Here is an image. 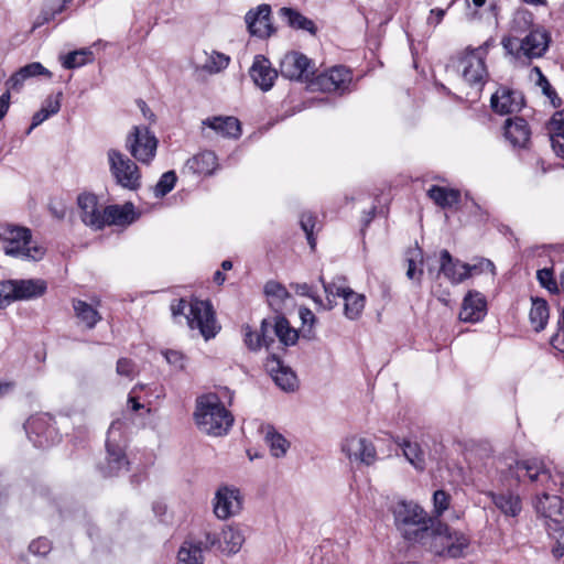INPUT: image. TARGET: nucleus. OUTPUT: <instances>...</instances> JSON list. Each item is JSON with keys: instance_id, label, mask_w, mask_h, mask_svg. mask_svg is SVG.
Wrapping results in <instances>:
<instances>
[{"instance_id": "69168bd1", "label": "nucleus", "mask_w": 564, "mask_h": 564, "mask_svg": "<svg viewBox=\"0 0 564 564\" xmlns=\"http://www.w3.org/2000/svg\"><path fill=\"white\" fill-rule=\"evenodd\" d=\"M62 98H63V93L62 91H58L55 95H50L44 100L42 107H44V109H46V111L51 116L56 115L59 111V109H61Z\"/></svg>"}, {"instance_id": "6ab92c4d", "label": "nucleus", "mask_w": 564, "mask_h": 564, "mask_svg": "<svg viewBox=\"0 0 564 564\" xmlns=\"http://www.w3.org/2000/svg\"><path fill=\"white\" fill-rule=\"evenodd\" d=\"M77 205L82 212L80 218L86 226L95 230L104 228L101 221L102 210L98 206V198L95 194L83 193L77 197Z\"/></svg>"}, {"instance_id": "5701e85b", "label": "nucleus", "mask_w": 564, "mask_h": 564, "mask_svg": "<svg viewBox=\"0 0 564 564\" xmlns=\"http://www.w3.org/2000/svg\"><path fill=\"white\" fill-rule=\"evenodd\" d=\"M550 44V35L545 30L536 29L530 31L520 43L523 56L538 58L544 55Z\"/></svg>"}, {"instance_id": "79ce46f5", "label": "nucleus", "mask_w": 564, "mask_h": 564, "mask_svg": "<svg viewBox=\"0 0 564 564\" xmlns=\"http://www.w3.org/2000/svg\"><path fill=\"white\" fill-rule=\"evenodd\" d=\"M264 438L270 447L271 454L274 457L279 458L286 454L289 442L283 435L276 433L272 426L268 427Z\"/></svg>"}, {"instance_id": "0eeeda50", "label": "nucleus", "mask_w": 564, "mask_h": 564, "mask_svg": "<svg viewBox=\"0 0 564 564\" xmlns=\"http://www.w3.org/2000/svg\"><path fill=\"white\" fill-rule=\"evenodd\" d=\"M158 139L144 126H134L126 139V149L140 163L150 164L156 154Z\"/></svg>"}, {"instance_id": "0e129e2a", "label": "nucleus", "mask_w": 564, "mask_h": 564, "mask_svg": "<svg viewBox=\"0 0 564 564\" xmlns=\"http://www.w3.org/2000/svg\"><path fill=\"white\" fill-rule=\"evenodd\" d=\"M162 354L170 365L174 366L178 370L184 369L185 356L181 351L166 349Z\"/></svg>"}, {"instance_id": "f8f14e48", "label": "nucleus", "mask_w": 564, "mask_h": 564, "mask_svg": "<svg viewBox=\"0 0 564 564\" xmlns=\"http://www.w3.org/2000/svg\"><path fill=\"white\" fill-rule=\"evenodd\" d=\"M25 430L35 447L46 448L59 440L55 426L47 415L34 416L28 420Z\"/></svg>"}, {"instance_id": "9b49d317", "label": "nucleus", "mask_w": 564, "mask_h": 564, "mask_svg": "<svg viewBox=\"0 0 564 564\" xmlns=\"http://www.w3.org/2000/svg\"><path fill=\"white\" fill-rule=\"evenodd\" d=\"M536 512L545 519L547 531L561 530L564 525V501L556 495L543 494L535 501Z\"/></svg>"}, {"instance_id": "4c0bfd02", "label": "nucleus", "mask_w": 564, "mask_h": 564, "mask_svg": "<svg viewBox=\"0 0 564 564\" xmlns=\"http://www.w3.org/2000/svg\"><path fill=\"white\" fill-rule=\"evenodd\" d=\"M345 301L344 313L349 319H357L365 308L366 297L354 292L350 288L341 296Z\"/></svg>"}, {"instance_id": "49530a36", "label": "nucleus", "mask_w": 564, "mask_h": 564, "mask_svg": "<svg viewBox=\"0 0 564 564\" xmlns=\"http://www.w3.org/2000/svg\"><path fill=\"white\" fill-rule=\"evenodd\" d=\"M176 181L177 176L174 171L163 173L153 188L154 196L156 198L164 197L174 188Z\"/></svg>"}, {"instance_id": "c9c22d12", "label": "nucleus", "mask_w": 564, "mask_h": 564, "mask_svg": "<svg viewBox=\"0 0 564 564\" xmlns=\"http://www.w3.org/2000/svg\"><path fill=\"white\" fill-rule=\"evenodd\" d=\"M273 334L284 346H293L299 339L297 330L291 327L289 321L282 315L274 317Z\"/></svg>"}, {"instance_id": "4be33fe9", "label": "nucleus", "mask_w": 564, "mask_h": 564, "mask_svg": "<svg viewBox=\"0 0 564 564\" xmlns=\"http://www.w3.org/2000/svg\"><path fill=\"white\" fill-rule=\"evenodd\" d=\"M503 128L505 137L513 148L524 149L528 147L531 138V130L523 118H508Z\"/></svg>"}, {"instance_id": "1a4fd4ad", "label": "nucleus", "mask_w": 564, "mask_h": 564, "mask_svg": "<svg viewBox=\"0 0 564 564\" xmlns=\"http://www.w3.org/2000/svg\"><path fill=\"white\" fill-rule=\"evenodd\" d=\"M280 74L290 80L306 82L315 74V66L306 55L290 52L281 59Z\"/></svg>"}, {"instance_id": "aec40b11", "label": "nucleus", "mask_w": 564, "mask_h": 564, "mask_svg": "<svg viewBox=\"0 0 564 564\" xmlns=\"http://www.w3.org/2000/svg\"><path fill=\"white\" fill-rule=\"evenodd\" d=\"M253 83L263 91L270 90L278 77V72L272 67L271 62L263 55H257L249 69Z\"/></svg>"}, {"instance_id": "09e8293b", "label": "nucleus", "mask_w": 564, "mask_h": 564, "mask_svg": "<svg viewBox=\"0 0 564 564\" xmlns=\"http://www.w3.org/2000/svg\"><path fill=\"white\" fill-rule=\"evenodd\" d=\"M536 279L540 285L552 294H558L557 280L554 278L553 269L544 268L536 272Z\"/></svg>"}, {"instance_id": "dca6fc26", "label": "nucleus", "mask_w": 564, "mask_h": 564, "mask_svg": "<svg viewBox=\"0 0 564 564\" xmlns=\"http://www.w3.org/2000/svg\"><path fill=\"white\" fill-rule=\"evenodd\" d=\"M490 104L496 113L509 115L522 109L524 97L518 90L501 87L491 96Z\"/></svg>"}, {"instance_id": "f257e3e1", "label": "nucleus", "mask_w": 564, "mask_h": 564, "mask_svg": "<svg viewBox=\"0 0 564 564\" xmlns=\"http://www.w3.org/2000/svg\"><path fill=\"white\" fill-rule=\"evenodd\" d=\"M408 539L440 556L459 557L468 546V539L452 531L447 524L431 520L427 525L406 533Z\"/></svg>"}, {"instance_id": "f03ea898", "label": "nucleus", "mask_w": 564, "mask_h": 564, "mask_svg": "<svg viewBox=\"0 0 564 564\" xmlns=\"http://www.w3.org/2000/svg\"><path fill=\"white\" fill-rule=\"evenodd\" d=\"M194 420L200 431L213 436L227 434L234 424V415L216 393L196 399Z\"/></svg>"}, {"instance_id": "4d7b16f0", "label": "nucleus", "mask_w": 564, "mask_h": 564, "mask_svg": "<svg viewBox=\"0 0 564 564\" xmlns=\"http://www.w3.org/2000/svg\"><path fill=\"white\" fill-rule=\"evenodd\" d=\"M20 70L24 75L25 79L31 78V77H35V76H39V75H45L47 77L52 76L51 72L48 69H46L39 62L30 63V64L21 67Z\"/></svg>"}, {"instance_id": "de8ad7c7", "label": "nucleus", "mask_w": 564, "mask_h": 564, "mask_svg": "<svg viewBox=\"0 0 564 564\" xmlns=\"http://www.w3.org/2000/svg\"><path fill=\"white\" fill-rule=\"evenodd\" d=\"M73 1L74 0H46L41 13L43 22L47 23L54 20L55 17L62 13L67 4L72 3Z\"/></svg>"}, {"instance_id": "423d86ee", "label": "nucleus", "mask_w": 564, "mask_h": 564, "mask_svg": "<svg viewBox=\"0 0 564 564\" xmlns=\"http://www.w3.org/2000/svg\"><path fill=\"white\" fill-rule=\"evenodd\" d=\"M109 170L116 183L124 189L137 191L141 186V172L138 165L116 149L107 152Z\"/></svg>"}, {"instance_id": "b1692460", "label": "nucleus", "mask_w": 564, "mask_h": 564, "mask_svg": "<svg viewBox=\"0 0 564 564\" xmlns=\"http://www.w3.org/2000/svg\"><path fill=\"white\" fill-rule=\"evenodd\" d=\"M202 124L224 138L238 139L241 135L240 121L232 116L208 117L202 121Z\"/></svg>"}, {"instance_id": "7c9ffc66", "label": "nucleus", "mask_w": 564, "mask_h": 564, "mask_svg": "<svg viewBox=\"0 0 564 564\" xmlns=\"http://www.w3.org/2000/svg\"><path fill=\"white\" fill-rule=\"evenodd\" d=\"M460 262L457 259H454L448 250L444 249L441 251L440 256V271L453 283L459 284L466 280V273L468 271H464L460 269Z\"/></svg>"}, {"instance_id": "ddd939ff", "label": "nucleus", "mask_w": 564, "mask_h": 564, "mask_svg": "<svg viewBox=\"0 0 564 564\" xmlns=\"http://www.w3.org/2000/svg\"><path fill=\"white\" fill-rule=\"evenodd\" d=\"M242 509V497L235 487H220L214 499V513L220 520L238 514Z\"/></svg>"}, {"instance_id": "e2e57ef3", "label": "nucleus", "mask_w": 564, "mask_h": 564, "mask_svg": "<svg viewBox=\"0 0 564 564\" xmlns=\"http://www.w3.org/2000/svg\"><path fill=\"white\" fill-rule=\"evenodd\" d=\"M532 72H534L538 75L536 84L541 87L543 94L547 96L551 99V101H553V97H556V91L553 89V87L551 86L550 82L544 76L540 67H533Z\"/></svg>"}, {"instance_id": "a211bd4d", "label": "nucleus", "mask_w": 564, "mask_h": 564, "mask_svg": "<svg viewBox=\"0 0 564 564\" xmlns=\"http://www.w3.org/2000/svg\"><path fill=\"white\" fill-rule=\"evenodd\" d=\"M245 19L248 30L252 35L268 37L274 32L271 23V7L269 4H260L257 11L250 10Z\"/></svg>"}, {"instance_id": "864d4df0", "label": "nucleus", "mask_w": 564, "mask_h": 564, "mask_svg": "<svg viewBox=\"0 0 564 564\" xmlns=\"http://www.w3.org/2000/svg\"><path fill=\"white\" fill-rule=\"evenodd\" d=\"M451 496L444 490H436L433 495L434 512L442 516L448 509Z\"/></svg>"}, {"instance_id": "603ef678", "label": "nucleus", "mask_w": 564, "mask_h": 564, "mask_svg": "<svg viewBox=\"0 0 564 564\" xmlns=\"http://www.w3.org/2000/svg\"><path fill=\"white\" fill-rule=\"evenodd\" d=\"M300 225L306 235L311 248H314L315 238L313 237V230L316 225V217L312 213H303L300 219Z\"/></svg>"}, {"instance_id": "412c9836", "label": "nucleus", "mask_w": 564, "mask_h": 564, "mask_svg": "<svg viewBox=\"0 0 564 564\" xmlns=\"http://www.w3.org/2000/svg\"><path fill=\"white\" fill-rule=\"evenodd\" d=\"M486 311L485 296L479 292L469 291L463 300L459 319L466 323H477L485 317Z\"/></svg>"}, {"instance_id": "bb28decb", "label": "nucleus", "mask_w": 564, "mask_h": 564, "mask_svg": "<svg viewBox=\"0 0 564 564\" xmlns=\"http://www.w3.org/2000/svg\"><path fill=\"white\" fill-rule=\"evenodd\" d=\"M524 473L528 478L534 482L540 481L544 484L551 479L550 471L546 469L543 462L538 459H525L516 463V475L521 478V474Z\"/></svg>"}, {"instance_id": "052dcab7", "label": "nucleus", "mask_w": 564, "mask_h": 564, "mask_svg": "<svg viewBox=\"0 0 564 564\" xmlns=\"http://www.w3.org/2000/svg\"><path fill=\"white\" fill-rule=\"evenodd\" d=\"M291 289L295 291L297 295L306 296L312 299L316 304L323 305V301L318 295H315L313 288L307 283H291Z\"/></svg>"}, {"instance_id": "a19ab883", "label": "nucleus", "mask_w": 564, "mask_h": 564, "mask_svg": "<svg viewBox=\"0 0 564 564\" xmlns=\"http://www.w3.org/2000/svg\"><path fill=\"white\" fill-rule=\"evenodd\" d=\"M263 291L267 297L269 299V303L271 306L276 305L280 307L284 303V301L290 297V293L286 290V288L283 284L273 280L268 281L264 284Z\"/></svg>"}, {"instance_id": "c85d7f7f", "label": "nucleus", "mask_w": 564, "mask_h": 564, "mask_svg": "<svg viewBox=\"0 0 564 564\" xmlns=\"http://www.w3.org/2000/svg\"><path fill=\"white\" fill-rule=\"evenodd\" d=\"M350 80V73L344 66H336L317 76V85L323 90L333 91L344 87Z\"/></svg>"}, {"instance_id": "58836bf2", "label": "nucleus", "mask_w": 564, "mask_h": 564, "mask_svg": "<svg viewBox=\"0 0 564 564\" xmlns=\"http://www.w3.org/2000/svg\"><path fill=\"white\" fill-rule=\"evenodd\" d=\"M529 318L534 330L540 332L545 328L549 321V305L543 299H532V307Z\"/></svg>"}, {"instance_id": "338daca9", "label": "nucleus", "mask_w": 564, "mask_h": 564, "mask_svg": "<svg viewBox=\"0 0 564 564\" xmlns=\"http://www.w3.org/2000/svg\"><path fill=\"white\" fill-rule=\"evenodd\" d=\"M243 330V341L246 346L253 351H257L261 348V343L259 340L258 334L253 333L249 325H245L242 327Z\"/></svg>"}, {"instance_id": "c03bdc74", "label": "nucleus", "mask_w": 564, "mask_h": 564, "mask_svg": "<svg viewBox=\"0 0 564 564\" xmlns=\"http://www.w3.org/2000/svg\"><path fill=\"white\" fill-rule=\"evenodd\" d=\"M406 262H408V270H406V276L410 280H415L417 283L421 282V276L423 274V269H416V264H422L423 262V254L422 250L420 248L410 249L406 253Z\"/></svg>"}, {"instance_id": "e433bc0d", "label": "nucleus", "mask_w": 564, "mask_h": 564, "mask_svg": "<svg viewBox=\"0 0 564 564\" xmlns=\"http://www.w3.org/2000/svg\"><path fill=\"white\" fill-rule=\"evenodd\" d=\"M395 443L402 448L403 455L408 459V462L417 470H424L425 468V456L421 446L416 442H410L406 440L400 441L399 438Z\"/></svg>"}, {"instance_id": "2f4dec72", "label": "nucleus", "mask_w": 564, "mask_h": 564, "mask_svg": "<svg viewBox=\"0 0 564 564\" xmlns=\"http://www.w3.org/2000/svg\"><path fill=\"white\" fill-rule=\"evenodd\" d=\"M47 290V284L42 279L15 280L17 301H28L42 296Z\"/></svg>"}, {"instance_id": "5fc2aeb1", "label": "nucleus", "mask_w": 564, "mask_h": 564, "mask_svg": "<svg viewBox=\"0 0 564 564\" xmlns=\"http://www.w3.org/2000/svg\"><path fill=\"white\" fill-rule=\"evenodd\" d=\"M273 323L269 319L264 318L261 322L260 326V333L258 334L259 340L261 343V347L265 346L269 347L271 344L274 343V336H273Z\"/></svg>"}, {"instance_id": "13d9d810", "label": "nucleus", "mask_w": 564, "mask_h": 564, "mask_svg": "<svg viewBox=\"0 0 564 564\" xmlns=\"http://www.w3.org/2000/svg\"><path fill=\"white\" fill-rule=\"evenodd\" d=\"M551 344L557 350L564 352V306L561 311V316L557 322V330L551 338Z\"/></svg>"}, {"instance_id": "680f3d73", "label": "nucleus", "mask_w": 564, "mask_h": 564, "mask_svg": "<svg viewBox=\"0 0 564 564\" xmlns=\"http://www.w3.org/2000/svg\"><path fill=\"white\" fill-rule=\"evenodd\" d=\"M547 131L550 135L564 134V109L553 115L547 123Z\"/></svg>"}, {"instance_id": "72a5a7b5", "label": "nucleus", "mask_w": 564, "mask_h": 564, "mask_svg": "<svg viewBox=\"0 0 564 564\" xmlns=\"http://www.w3.org/2000/svg\"><path fill=\"white\" fill-rule=\"evenodd\" d=\"M280 15L285 19L288 25L294 30L306 31L312 35H316L317 28L313 20L306 18L295 9L283 7L280 9Z\"/></svg>"}, {"instance_id": "774afa93", "label": "nucleus", "mask_w": 564, "mask_h": 564, "mask_svg": "<svg viewBox=\"0 0 564 564\" xmlns=\"http://www.w3.org/2000/svg\"><path fill=\"white\" fill-rule=\"evenodd\" d=\"M549 534L552 535L556 540V545L553 546V549H552L553 555L555 557H557V558L564 556V531H563V527L558 531H555V530L549 531Z\"/></svg>"}, {"instance_id": "f3484780", "label": "nucleus", "mask_w": 564, "mask_h": 564, "mask_svg": "<svg viewBox=\"0 0 564 564\" xmlns=\"http://www.w3.org/2000/svg\"><path fill=\"white\" fill-rule=\"evenodd\" d=\"M265 369L275 384L283 391H294L297 386V378L293 370L283 364L275 355H271L265 361Z\"/></svg>"}, {"instance_id": "20e7f679", "label": "nucleus", "mask_w": 564, "mask_h": 564, "mask_svg": "<svg viewBox=\"0 0 564 564\" xmlns=\"http://www.w3.org/2000/svg\"><path fill=\"white\" fill-rule=\"evenodd\" d=\"M123 425L122 421L117 420L108 430L106 456L104 462L98 464V469L105 477L117 476L129 468L130 463L126 455V441L122 435Z\"/></svg>"}, {"instance_id": "cd10ccee", "label": "nucleus", "mask_w": 564, "mask_h": 564, "mask_svg": "<svg viewBox=\"0 0 564 564\" xmlns=\"http://www.w3.org/2000/svg\"><path fill=\"white\" fill-rule=\"evenodd\" d=\"M205 542L187 538L177 552V564H204Z\"/></svg>"}, {"instance_id": "9d476101", "label": "nucleus", "mask_w": 564, "mask_h": 564, "mask_svg": "<svg viewBox=\"0 0 564 564\" xmlns=\"http://www.w3.org/2000/svg\"><path fill=\"white\" fill-rule=\"evenodd\" d=\"M205 549L217 547L221 553L236 554L245 542V534L238 525H228L219 535L206 532Z\"/></svg>"}, {"instance_id": "bf43d9fd", "label": "nucleus", "mask_w": 564, "mask_h": 564, "mask_svg": "<svg viewBox=\"0 0 564 564\" xmlns=\"http://www.w3.org/2000/svg\"><path fill=\"white\" fill-rule=\"evenodd\" d=\"M116 371L119 376H124L132 379L137 375V367L131 359L120 358L117 361Z\"/></svg>"}, {"instance_id": "393cba45", "label": "nucleus", "mask_w": 564, "mask_h": 564, "mask_svg": "<svg viewBox=\"0 0 564 564\" xmlns=\"http://www.w3.org/2000/svg\"><path fill=\"white\" fill-rule=\"evenodd\" d=\"M100 304V300L96 301V305L89 304L83 300L74 299L72 301L75 317L80 324H84L86 328L93 329L101 321V314L98 312L97 306Z\"/></svg>"}, {"instance_id": "8fccbe9b", "label": "nucleus", "mask_w": 564, "mask_h": 564, "mask_svg": "<svg viewBox=\"0 0 564 564\" xmlns=\"http://www.w3.org/2000/svg\"><path fill=\"white\" fill-rule=\"evenodd\" d=\"M15 280H6L0 282V307H6L15 299Z\"/></svg>"}, {"instance_id": "2eb2a0df", "label": "nucleus", "mask_w": 564, "mask_h": 564, "mask_svg": "<svg viewBox=\"0 0 564 564\" xmlns=\"http://www.w3.org/2000/svg\"><path fill=\"white\" fill-rule=\"evenodd\" d=\"M341 451L350 462L370 466L377 460L373 443L365 437L354 435L345 438Z\"/></svg>"}, {"instance_id": "ea45409f", "label": "nucleus", "mask_w": 564, "mask_h": 564, "mask_svg": "<svg viewBox=\"0 0 564 564\" xmlns=\"http://www.w3.org/2000/svg\"><path fill=\"white\" fill-rule=\"evenodd\" d=\"M319 281L323 284L324 291L326 293L327 303L322 305L325 310H332L336 304V297H341L348 288L344 286L341 282L344 279H338L337 281H332L329 283L325 282L324 278L321 275Z\"/></svg>"}, {"instance_id": "a18cd8bd", "label": "nucleus", "mask_w": 564, "mask_h": 564, "mask_svg": "<svg viewBox=\"0 0 564 564\" xmlns=\"http://www.w3.org/2000/svg\"><path fill=\"white\" fill-rule=\"evenodd\" d=\"M94 59V54L90 50L84 48L68 53L63 59V67L73 69L86 65Z\"/></svg>"}, {"instance_id": "c756f323", "label": "nucleus", "mask_w": 564, "mask_h": 564, "mask_svg": "<svg viewBox=\"0 0 564 564\" xmlns=\"http://www.w3.org/2000/svg\"><path fill=\"white\" fill-rule=\"evenodd\" d=\"M486 495L490 498L495 507L507 517H517L522 509L520 497L512 492L496 494L488 491Z\"/></svg>"}, {"instance_id": "39448f33", "label": "nucleus", "mask_w": 564, "mask_h": 564, "mask_svg": "<svg viewBox=\"0 0 564 564\" xmlns=\"http://www.w3.org/2000/svg\"><path fill=\"white\" fill-rule=\"evenodd\" d=\"M31 238V230L24 227L7 225L0 228L6 254L36 261L43 258L45 251L39 246L29 247Z\"/></svg>"}, {"instance_id": "37998d69", "label": "nucleus", "mask_w": 564, "mask_h": 564, "mask_svg": "<svg viewBox=\"0 0 564 564\" xmlns=\"http://www.w3.org/2000/svg\"><path fill=\"white\" fill-rule=\"evenodd\" d=\"M229 56L213 52L210 54L205 53V61L202 64V69L206 70L209 74H216L220 70L225 69L229 64Z\"/></svg>"}, {"instance_id": "f704fd0d", "label": "nucleus", "mask_w": 564, "mask_h": 564, "mask_svg": "<svg viewBox=\"0 0 564 564\" xmlns=\"http://www.w3.org/2000/svg\"><path fill=\"white\" fill-rule=\"evenodd\" d=\"M427 196L444 209L457 205L460 200V192L458 189L438 185H432L427 191Z\"/></svg>"}, {"instance_id": "6e6d98bb", "label": "nucleus", "mask_w": 564, "mask_h": 564, "mask_svg": "<svg viewBox=\"0 0 564 564\" xmlns=\"http://www.w3.org/2000/svg\"><path fill=\"white\" fill-rule=\"evenodd\" d=\"M29 550L34 555L45 556L51 552L52 543L47 538L41 536L30 543Z\"/></svg>"}, {"instance_id": "6e6552de", "label": "nucleus", "mask_w": 564, "mask_h": 564, "mask_svg": "<svg viewBox=\"0 0 564 564\" xmlns=\"http://www.w3.org/2000/svg\"><path fill=\"white\" fill-rule=\"evenodd\" d=\"M186 324L191 329H198L205 339L216 336L219 326L216 323L213 305L208 301L193 300L189 311L185 315Z\"/></svg>"}, {"instance_id": "7ed1b4c3", "label": "nucleus", "mask_w": 564, "mask_h": 564, "mask_svg": "<svg viewBox=\"0 0 564 564\" xmlns=\"http://www.w3.org/2000/svg\"><path fill=\"white\" fill-rule=\"evenodd\" d=\"M488 46L489 43L485 42L476 48L466 47L451 58L447 69L455 72L468 85L482 87L488 76L485 63Z\"/></svg>"}, {"instance_id": "3c124183", "label": "nucleus", "mask_w": 564, "mask_h": 564, "mask_svg": "<svg viewBox=\"0 0 564 564\" xmlns=\"http://www.w3.org/2000/svg\"><path fill=\"white\" fill-rule=\"evenodd\" d=\"M460 269H463L464 271H468L466 273V279H468L473 274L481 273L485 271H490L491 273H495L494 262L485 258L479 259L477 263L474 264L463 263L460 265Z\"/></svg>"}, {"instance_id": "473e14b6", "label": "nucleus", "mask_w": 564, "mask_h": 564, "mask_svg": "<svg viewBox=\"0 0 564 564\" xmlns=\"http://www.w3.org/2000/svg\"><path fill=\"white\" fill-rule=\"evenodd\" d=\"M185 166L195 174H212L217 166V156L213 151H203L186 161Z\"/></svg>"}, {"instance_id": "a878e982", "label": "nucleus", "mask_w": 564, "mask_h": 564, "mask_svg": "<svg viewBox=\"0 0 564 564\" xmlns=\"http://www.w3.org/2000/svg\"><path fill=\"white\" fill-rule=\"evenodd\" d=\"M134 209L132 204L109 205L102 210L101 221L104 227L110 225H128L134 219Z\"/></svg>"}, {"instance_id": "4468645a", "label": "nucleus", "mask_w": 564, "mask_h": 564, "mask_svg": "<svg viewBox=\"0 0 564 564\" xmlns=\"http://www.w3.org/2000/svg\"><path fill=\"white\" fill-rule=\"evenodd\" d=\"M392 513L398 527H417L420 529L431 522L426 512L413 501L400 500L392 506Z\"/></svg>"}]
</instances>
